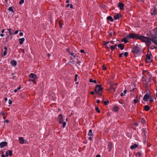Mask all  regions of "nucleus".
<instances>
[{"label":"nucleus","mask_w":157,"mask_h":157,"mask_svg":"<svg viewBox=\"0 0 157 157\" xmlns=\"http://www.w3.org/2000/svg\"><path fill=\"white\" fill-rule=\"evenodd\" d=\"M151 35V38L141 36H140L138 38L139 39L144 41L146 45L148 46L149 47L151 44L152 39L154 37V35L153 34H152V35Z\"/></svg>","instance_id":"nucleus-1"},{"label":"nucleus","mask_w":157,"mask_h":157,"mask_svg":"<svg viewBox=\"0 0 157 157\" xmlns=\"http://www.w3.org/2000/svg\"><path fill=\"white\" fill-rule=\"evenodd\" d=\"M59 121L60 124H63L62 127L64 128L66 125V123L65 121H63V117L62 114H59L58 116Z\"/></svg>","instance_id":"nucleus-2"},{"label":"nucleus","mask_w":157,"mask_h":157,"mask_svg":"<svg viewBox=\"0 0 157 157\" xmlns=\"http://www.w3.org/2000/svg\"><path fill=\"white\" fill-rule=\"evenodd\" d=\"M140 36L138 35V34L133 33H130L129 35L127 36L128 37L129 40L131 39L136 38L139 39V37Z\"/></svg>","instance_id":"nucleus-3"},{"label":"nucleus","mask_w":157,"mask_h":157,"mask_svg":"<svg viewBox=\"0 0 157 157\" xmlns=\"http://www.w3.org/2000/svg\"><path fill=\"white\" fill-rule=\"evenodd\" d=\"M152 53L151 52H148L146 55V61L147 63H150L152 60Z\"/></svg>","instance_id":"nucleus-4"},{"label":"nucleus","mask_w":157,"mask_h":157,"mask_svg":"<svg viewBox=\"0 0 157 157\" xmlns=\"http://www.w3.org/2000/svg\"><path fill=\"white\" fill-rule=\"evenodd\" d=\"M88 135L89 136V137H88V140L90 141H92L93 139V138L94 136V135L91 129H90L89 130L88 133Z\"/></svg>","instance_id":"nucleus-5"},{"label":"nucleus","mask_w":157,"mask_h":157,"mask_svg":"<svg viewBox=\"0 0 157 157\" xmlns=\"http://www.w3.org/2000/svg\"><path fill=\"white\" fill-rule=\"evenodd\" d=\"M29 78L33 79H30V81H33L37 78V75L33 73H31L30 74L29 76Z\"/></svg>","instance_id":"nucleus-6"},{"label":"nucleus","mask_w":157,"mask_h":157,"mask_svg":"<svg viewBox=\"0 0 157 157\" xmlns=\"http://www.w3.org/2000/svg\"><path fill=\"white\" fill-rule=\"evenodd\" d=\"M102 88L100 85H97L95 87V91L96 94L101 92L102 90Z\"/></svg>","instance_id":"nucleus-7"},{"label":"nucleus","mask_w":157,"mask_h":157,"mask_svg":"<svg viewBox=\"0 0 157 157\" xmlns=\"http://www.w3.org/2000/svg\"><path fill=\"white\" fill-rule=\"evenodd\" d=\"M19 142L21 144H27L28 143V141L27 140H25L22 137H20L19 138Z\"/></svg>","instance_id":"nucleus-8"},{"label":"nucleus","mask_w":157,"mask_h":157,"mask_svg":"<svg viewBox=\"0 0 157 157\" xmlns=\"http://www.w3.org/2000/svg\"><path fill=\"white\" fill-rule=\"evenodd\" d=\"M153 34L154 36V38L157 37V27L152 30L151 32V34Z\"/></svg>","instance_id":"nucleus-9"},{"label":"nucleus","mask_w":157,"mask_h":157,"mask_svg":"<svg viewBox=\"0 0 157 157\" xmlns=\"http://www.w3.org/2000/svg\"><path fill=\"white\" fill-rule=\"evenodd\" d=\"M151 95L150 94H145L144 96L143 100L145 102L147 101L151 97Z\"/></svg>","instance_id":"nucleus-10"},{"label":"nucleus","mask_w":157,"mask_h":157,"mask_svg":"<svg viewBox=\"0 0 157 157\" xmlns=\"http://www.w3.org/2000/svg\"><path fill=\"white\" fill-rule=\"evenodd\" d=\"M117 46V44H115L114 45H111L110 44H109L108 45H107V48H111V49L112 51H113L114 50L115 48Z\"/></svg>","instance_id":"nucleus-11"},{"label":"nucleus","mask_w":157,"mask_h":157,"mask_svg":"<svg viewBox=\"0 0 157 157\" xmlns=\"http://www.w3.org/2000/svg\"><path fill=\"white\" fill-rule=\"evenodd\" d=\"M151 14L152 16H155L156 14L155 12L156 11V8L155 6H154L153 8L151 10Z\"/></svg>","instance_id":"nucleus-12"},{"label":"nucleus","mask_w":157,"mask_h":157,"mask_svg":"<svg viewBox=\"0 0 157 157\" xmlns=\"http://www.w3.org/2000/svg\"><path fill=\"white\" fill-rule=\"evenodd\" d=\"M7 143L6 142H2L0 143V147L1 148L6 146Z\"/></svg>","instance_id":"nucleus-13"},{"label":"nucleus","mask_w":157,"mask_h":157,"mask_svg":"<svg viewBox=\"0 0 157 157\" xmlns=\"http://www.w3.org/2000/svg\"><path fill=\"white\" fill-rule=\"evenodd\" d=\"M129 40V39L128 36H127L122 40V41L124 42V43H127L128 42V40Z\"/></svg>","instance_id":"nucleus-14"},{"label":"nucleus","mask_w":157,"mask_h":157,"mask_svg":"<svg viewBox=\"0 0 157 157\" xmlns=\"http://www.w3.org/2000/svg\"><path fill=\"white\" fill-rule=\"evenodd\" d=\"M119 109V108L116 105L114 106L112 109V111L115 112H117Z\"/></svg>","instance_id":"nucleus-15"},{"label":"nucleus","mask_w":157,"mask_h":157,"mask_svg":"<svg viewBox=\"0 0 157 157\" xmlns=\"http://www.w3.org/2000/svg\"><path fill=\"white\" fill-rule=\"evenodd\" d=\"M124 6V4L121 2H120L118 4V6L121 10H122L123 9Z\"/></svg>","instance_id":"nucleus-16"},{"label":"nucleus","mask_w":157,"mask_h":157,"mask_svg":"<svg viewBox=\"0 0 157 157\" xmlns=\"http://www.w3.org/2000/svg\"><path fill=\"white\" fill-rule=\"evenodd\" d=\"M12 155V151L11 150H9L8 151H7L6 152V156H11Z\"/></svg>","instance_id":"nucleus-17"},{"label":"nucleus","mask_w":157,"mask_h":157,"mask_svg":"<svg viewBox=\"0 0 157 157\" xmlns=\"http://www.w3.org/2000/svg\"><path fill=\"white\" fill-rule=\"evenodd\" d=\"M18 40L19 42V44L20 45H22L23 44V43L25 40V38H21L19 39Z\"/></svg>","instance_id":"nucleus-18"},{"label":"nucleus","mask_w":157,"mask_h":157,"mask_svg":"<svg viewBox=\"0 0 157 157\" xmlns=\"http://www.w3.org/2000/svg\"><path fill=\"white\" fill-rule=\"evenodd\" d=\"M118 47L121 50H123L124 48V45L122 44H120L118 45Z\"/></svg>","instance_id":"nucleus-19"},{"label":"nucleus","mask_w":157,"mask_h":157,"mask_svg":"<svg viewBox=\"0 0 157 157\" xmlns=\"http://www.w3.org/2000/svg\"><path fill=\"white\" fill-rule=\"evenodd\" d=\"M114 42L113 41H110L109 42H106L105 43V45L107 47V45H109V44H110L111 45H114L115 44Z\"/></svg>","instance_id":"nucleus-20"},{"label":"nucleus","mask_w":157,"mask_h":157,"mask_svg":"<svg viewBox=\"0 0 157 157\" xmlns=\"http://www.w3.org/2000/svg\"><path fill=\"white\" fill-rule=\"evenodd\" d=\"M113 147V144L111 143H109L108 145V148L109 149V151H111Z\"/></svg>","instance_id":"nucleus-21"},{"label":"nucleus","mask_w":157,"mask_h":157,"mask_svg":"<svg viewBox=\"0 0 157 157\" xmlns=\"http://www.w3.org/2000/svg\"><path fill=\"white\" fill-rule=\"evenodd\" d=\"M138 147V144H134L131 146L130 148L131 149H132L136 148Z\"/></svg>","instance_id":"nucleus-22"},{"label":"nucleus","mask_w":157,"mask_h":157,"mask_svg":"<svg viewBox=\"0 0 157 157\" xmlns=\"http://www.w3.org/2000/svg\"><path fill=\"white\" fill-rule=\"evenodd\" d=\"M11 63L13 66H15L17 64V62L15 60H12L11 62Z\"/></svg>","instance_id":"nucleus-23"},{"label":"nucleus","mask_w":157,"mask_h":157,"mask_svg":"<svg viewBox=\"0 0 157 157\" xmlns=\"http://www.w3.org/2000/svg\"><path fill=\"white\" fill-rule=\"evenodd\" d=\"M7 30L9 32V33L10 35H13V32L12 30L11 29H7Z\"/></svg>","instance_id":"nucleus-24"},{"label":"nucleus","mask_w":157,"mask_h":157,"mask_svg":"<svg viewBox=\"0 0 157 157\" xmlns=\"http://www.w3.org/2000/svg\"><path fill=\"white\" fill-rule=\"evenodd\" d=\"M4 48L5 50V51H4L3 52V56H5L7 53L6 50H7V48L6 46H4Z\"/></svg>","instance_id":"nucleus-25"},{"label":"nucleus","mask_w":157,"mask_h":157,"mask_svg":"<svg viewBox=\"0 0 157 157\" xmlns=\"http://www.w3.org/2000/svg\"><path fill=\"white\" fill-rule=\"evenodd\" d=\"M107 19L108 20L110 21H111V22H112L113 21V19L112 17L111 16H109L107 17Z\"/></svg>","instance_id":"nucleus-26"},{"label":"nucleus","mask_w":157,"mask_h":157,"mask_svg":"<svg viewBox=\"0 0 157 157\" xmlns=\"http://www.w3.org/2000/svg\"><path fill=\"white\" fill-rule=\"evenodd\" d=\"M144 109L145 111H148L150 109V108L147 105H145L144 106Z\"/></svg>","instance_id":"nucleus-27"},{"label":"nucleus","mask_w":157,"mask_h":157,"mask_svg":"<svg viewBox=\"0 0 157 157\" xmlns=\"http://www.w3.org/2000/svg\"><path fill=\"white\" fill-rule=\"evenodd\" d=\"M119 18V16L118 14H117L114 16V19L115 20H118Z\"/></svg>","instance_id":"nucleus-28"},{"label":"nucleus","mask_w":157,"mask_h":157,"mask_svg":"<svg viewBox=\"0 0 157 157\" xmlns=\"http://www.w3.org/2000/svg\"><path fill=\"white\" fill-rule=\"evenodd\" d=\"M153 99L154 98L153 96L151 95V97H150L149 99V101L150 102H152V101H153Z\"/></svg>","instance_id":"nucleus-29"},{"label":"nucleus","mask_w":157,"mask_h":157,"mask_svg":"<svg viewBox=\"0 0 157 157\" xmlns=\"http://www.w3.org/2000/svg\"><path fill=\"white\" fill-rule=\"evenodd\" d=\"M74 57H71V61L69 62L72 63L73 64H74L75 61L74 59Z\"/></svg>","instance_id":"nucleus-30"},{"label":"nucleus","mask_w":157,"mask_h":157,"mask_svg":"<svg viewBox=\"0 0 157 157\" xmlns=\"http://www.w3.org/2000/svg\"><path fill=\"white\" fill-rule=\"evenodd\" d=\"M140 122L141 123L143 124H144L145 123V120L143 118H142L141 119Z\"/></svg>","instance_id":"nucleus-31"},{"label":"nucleus","mask_w":157,"mask_h":157,"mask_svg":"<svg viewBox=\"0 0 157 157\" xmlns=\"http://www.w3.org/2000/svg\"><path fill=\"white\" fill-rule=\"evenodd\" d=\"M89 82H93L94 83H96L97 82V81L95 80H93L92 79H90L89 80Z\"/></svg>","instance_id":"nucleus-32"},{"label":"nucleus","mask_w":157,"mask_h":157,"mask_svg":"<svg viewBox=\"0 0 157 157\" xmlns=\"http://www.w3.org/2000/svg\"><path fill=\"white\" fill-rule=\"evenodd\" d=\"M70 55H71L73 56V57H76V55L75 54V53L72 52H70L69 53Z\"/></svg>","instance_id":"nucleus-33"},{"label":"nucleus","mask_w":157,"mask_h":157,"mask_svg":"<svg viewBox=\"0 0 157 157\" xmlns=\"http://www.w3.org/2000/svg\"><path fill=\"white\" fill-rule=\"evenodd\" d=\"M95 110L97 112H98V113H100V112H101L100 111V109H99V108L98 107H95Z\"/></svg>","instance_id":"nucleus-34"},{"label":"nucleus","mask_w":157,"mask_h":157,"mask_svg":"<svg viewBox=\"0 0 157 157\" xmlns=\"http://www.w3.org/2000/svg\"><path fill=\"white\" fill-rule=\"evenodd\" d=\"M8 10L9 11L12 12L13 13L14 11L13 9V8L12 7H10L8 8Z\"/></svg>","instance_id":"nucleus-35"},{"label":"nucleus","mask_w":157,"mask_h":157,"mask_svg":"<svg viewBox=\"0 0 157 157\" xmlns=\"http://www.w3.org/2000/svg\"><path fill=\"white\" fill-rule=\"evenodd\" d=\"M133 52L134 53H137L138 52V51L136 48L133 49Z\"/></svg>","instance_id":"nucleus-36"},{"label":"nucleus","mask_w":157,"mask_h":157,"mask_svg":"<svg viewBox=\"0 0 157 157\" xmlns=\"http://www.w3.org/2000/svg\"><path fill=\"white\" fill-rule=\"evenodd\" d=\"M136 155L139 157H141L142 156V154L141 152H138L137 153Z\"/></svg>","instance_id":"nucleus-37"},{"label":"nucleus","mask_w":157,"mask_h":157,"mask_svg":"<svg viewBox=\"0 0 157 157\" xmlns=\"http://www.w3.org/2000/svg\"><path fill=\"white\" fill-rule=\"evenodd\" d=\"M150 48L151 49H156V48H157V47L154 46L153 45H151V46Z\"/></svg>","instance_id":"nucleus-38"},{"label":"nucleus","mask_w":157,"mask_h":157,"mask_svg":"<svg viewBox=\"0 0 157 157\" xmlns=\"http://www.w3.org/2000/svg\"><path fill=\"white\" fill-rule=\"evenodd\" d=\"M24 2V0H20V1L19 2V3L21 5L22 4H23Z\"/></svg>","instance_id":"nucleus-39"},{"label":"nucleus","mask_w":157,"mask_h":157,"mask_svg":"<svg viewBox=\"0 0 157 157\" xmlns=\"http://www.w3.org/2000/svg\"><path fill=\"white\" fill-rule=\"evenodd\" d=\"M128 52H125L124 53V54H123V55H124V56L125 57H127L128 56Z\"/></svg>","instance_id":"nucleus-40"},{"label":"nucleus","mask_w":157,"mask_h":157,"mask_svg":"<svg viewBox=\"0 0 157 157\" xmlns=\"http://www.w3.org/2000/svg\"><path fill=\"white\" fill-rule=\"evenodd\" d=\"M138 101V100L136 99H135L134 100V102L135 104H136Z\"/></svg>","instance_id":"nucleus-41"},{"label":"nucleus","mask_w":157,"mask_h":157,"mask_svg":"<svg viewBox=\"0 0 157 157\" xmlns=\"http://www.w3.org/2000/svg\"><path fill=\"white\" fill-rule=\"evenodd\" d=\"M5 114V113L2 111L0 113V115L3 116Z\"/></svg>","instance_id":"nucleus-42"},{"label":"nucleus","mask_w":157,"mask_h":157,"mask_svg":"<svg viewBox=\"0 0 157 157\" xmlns=\"http://www.w3.org/2000/svg\"><path fill=\"white\" fill-rule=\"evenodd\" d=\"M104 104H105V105H108V103H109V101H104Z\"/></svg>","instance_id":"nucleus-43"},{"label":"nucleus","mask_w":157,"mask_h":157,"mask_svg":"<svg viewBox=\"0 0 157 157\" xmlns=\"http://www.w3.org/2000/svg\"><path fill=\"white\" fill-rule=\"evenodd\" d=\"M19 32V30H16L15 31L14 33H13V35L17 34Z\"/></svg>","instance_id":"nucleus-44"},{"label":"nucleus","mask_w":157,"mask_h":157,"mask_svg":"<svg viewBox=\"0 0 157 157\" xmlns=\"http://www.w3.org/2000/svg\"><path fill=\"white\" fill-rule=\"evenodd\" d=\"M127 90L126 89H125L124 90V91H123V93L125 94L127 93Z\"/></svg>","instance_id":"nucleus-45"},{"label":"nucleus","mask_w":157,"mask_h":157,"mask_svg":"<svg viewBox=\"0 0 157 157\" xmlns=\"http://www.w3.org/2000/svg\"><path fill=\"white\" fill-rule=\"evenodd\" d=\"M81 62L80 61H78L76 62V63L79 65H80Z\"/></svg>","instance_id":"nucleus-46"},{"label":"nucleus","mask_w":157,"mask_h":157,"mask_svg":"<svg viewBox=\"0 0 157 157\" xmlns=\"http://www.w3.org/2000/svg\"><path fill=\"white\" fill-rule=\"evenodd\" d=\"M125 95V94L123 93V92L121 93V94H120V95L121 97H122Z\"/></svg>","instance_id":"nucleus-47"},{"label":"nucleus","mask_w":157,"mask_h":157,"mask_svg":"<svg viewBox=\"0 0 157 157\" xmlns=\"http://www.w3.org/2000/svg\"><path fill=\"white\" fill-rule=\"evenodd\" d=\"M9 122V121L8 120H6L4 121L5 123H8Z\"/></svg>","instance_id":"nucleus-48"},{"label":"nucleus","mask_w":157,"mask_h":157,"mask_svg":"<svg viewBox=\"0 0 157 157\" xmlns=\"http://www.w3.org/2000/svg\"><path fill=\"white\" fill-rule=\"evenodd\" d=\"M8 103L10 105L12 104V101L10 99H9Z\"/></svg>","instance_id":"nucleus-49"},{"label":"nucleus","mask_w":157,"mask_h":157,"mask_svg":"<svg viewBox=\"0 0 157 157\" xmlns=\"http://www.w3.org/2000/svg\"><path fill=\"white\" fill-rule=\"evenodd\" d=\"M123 55V53H120L119 54V56L120 57H122V55Z\"/></svg>","instance_id":"nucleus-50"},{"label":"nucleus","mask_w":157,"mask_h":157,"mask_svg":"<svg viewBox=\"0 0 157 157\" xmlns=\"http://www.w3.org/2000/svg\"><path fill=\"white\" fill-rule=\"evenodd\" d=\"M19 35L20 36H23V33L22 32H21L19 33Z\"/></svg>","instance_id":"nucleus-51"},{"label":"nucleus","mask_w":157,"mask_h":157,"mask_svg":"<svg viewBox=\"0 0 157 157\" xmlns=\"http://www.w3.org/2000/svg\"><path fill=\"white\" fill-rule=\"evenodd\" d=\"M70 8L71 9L73 8V5L72 4H70Z\"/></svg>","instance_id":"nucleus-52"},{"label":"nucleus","mask_w":157,"mask_h":157,"mask_svg":"<svg viewBox=\"0 0 157 157\" xmlns=\"http://www.w3.org/2000/svg\"><path fill=\"white\" fill-rule=\"evenodd\" d=\"M80 51V52H81L82 53H83L84 52V51L83 49H81Z\"/></svg>","instance_id":"nucleus-53"},{"label":"nucleus","mask_w":157,"mask_h":157,"mask_svg":"<svg viewBox=\"0 0 157 157\" xmlns=\"http://www.w3.org/2000/svg\"><path fill=\"white\" fill-rule=\"evenodd\" d=\"M0 36H1V37H3V36H4V35L3 34V33H1L0 34Z\"/></svg>","instance_id":"nucleus-54"},{"label":"nucleus","mask_w":157,"mask_h":157,"mask_svg":"<svg viewBox=\"0 0 157 157\" xmlns=\"http://www.w3.org/2000/svg\"><path fill=\"white\" fill-rule=\"evenodd\" d=\"M18 90H17V89H15L14 90V92H15V93H16L17 92V91Z\"/></svg>","instance_id":"nucleus-55"},{"label":"nucleus","mask_w":157,"mask_h":157,"mask_svg":"<svg viewBox=\"0 0 157 157\" xmlns=\"http://www.w3.org/2000/svg\"><path fill=\"white\" fill-rule=\"evenodd\" d=\"M143 131L144 132V136H145V137H146V135L145 134V131L144 130V131Z\"/></svg>","instance_id":"nucleus-56"},{"label":"nucleus","mask_w":157,"mask_h":157,"mask_svg":"<svg viewBox=\"0 0 157 157\" xmlns=\"http://www.w3.org/2000/svg\"><path fill=\"white\" fill-rule=\"evenodd\" d=\"M94 91H91V92H90V94H94Z\"/></svg>","instance_id":"nucleus-57"},{"label":"nucleus","mask_w":157,"mask_h":157,"mask_svg":"<svg viewBox=\"0 0 157 157\" xmlns=\"http://www.w3.org/2000/svg\"><path fill=\"white\" fill-rule=\"evenodd\" d=\"M96 102H97V103H100V100H97V101Z\"/></svg>","instance_id":"nucleus-58"},{"label":"nucleus","mask_w":157,"mask_h":157,"mask_svg":"<svg viewBox=\"0 0 157 157\" xmlns=\"http://www.w3.org/2000/svg\"><path fill=\"white\" fill-rule=\"evenodd\" d=\"M103 69L104 70H105L106 69V68L105 66H103Z\"/></svg>","instance_id":"nucleus-59"},{"label":"nucleus","mask_w":157,"mask_h":157,"mask_svg":"<svg viewBox=\"0 0 157 157\" xmlns=\"http://www.w3.org/2000/svg\"><path fill=\"white\" fill-rule=\"evenodd\" d=\"M4 31H5V30L4 29L2 30V31H1L2 33H4Z\"/></svg>","instance_id":"nucleus-60"},{"label":"nucleus","mask_w":157,"mask_h":157,"mask_svg":"<svg viewBox=\"0 0 157 157\" xmlns=\"http://www.w3.org/2000/svg\"><path fill=\"white\" fill-rule=\"evenodd\" d=\"M70 4H67L66 5V7H67H67H69V6H70Z\"/></svg>","instance_id":"nucleus-61"},{"label":"nucleus","mask_w":157,"mask_h":157,"mask_svg":"<svg viewBox=\"0 0 157 157\" xmlns=\"http://www.w3.org/2000/svg\"><path fill=\"white\" fill-rule=\"evenodd\" d=\"M21 89V87L20 86L18 87L17 89V90H20Z\"/></svg>","instance_id":"nucleus-62"},{"label":"nucleus","mask_w":157,"mask_h":157,"mask_svg":"<svg viewBox=\"0 0 157 157\" xmlns=\"http://www.w3.org/2000/svg\"><path fill=\"white\" fill-rule=\"evenodd\" d=\"M4 100L5 101H7V98H4Z\"/></svg>","instance_id":"nucleus-63"},{"label":"nucleus","mask_w":157,"mask_h":157,"mask_svg":"<svg viewBox=\"0 0 157 157\" xmlns=\"http://www.w3.org/2000/svg\"><path fill=\"white\" fill-rule=\"evenodd\" d=\"M95 157H100V155H98Z\"/></svg>","instance_id":"nucleus-64"}]
</instances>
